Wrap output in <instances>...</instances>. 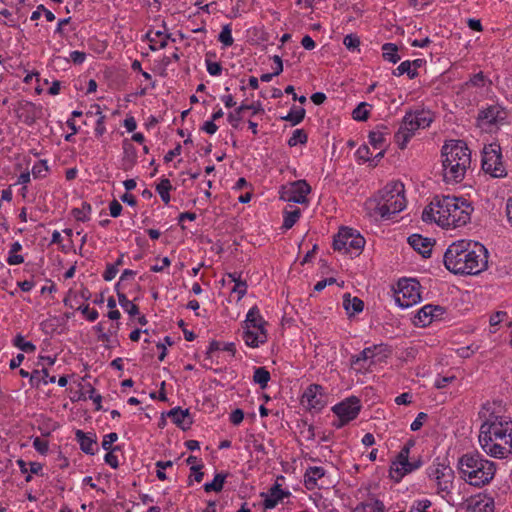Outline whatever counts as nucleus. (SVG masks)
Segmentation results:
<instances>
[{"label":"nucleus","instance_id":"nucleus-1","mask_svg":"<svg viewBox=\"0 0 512 512\" xmlns=\"http://www.w3.org/2000/svg\"><path fill=\"white\" fill-rule=\"evenodd\" d=\"M445 267L454 274L477 275L488 267V251L472 240H458L444 254Z\"/></svg>","mask_w":512,"mask_h":512},{"label":"nucleus","instance_id":"nucleus-2","mask_svg":"<svg viewBox=\"0 0 512 512\" xmlns=\"http://www.w3.org/2000/svg\"><path fill=\"white\" fill-rule=\"evenodd\" d=\"M473 207L463 198L455 196H435L422 213L425 222H435L446 229L466 225L471 218Z\"/></svg>","mask_w":512,"mask_h":512},{"label":"nucleus","instance_id":"nucleus-3","mask_svg":"<svg viewBox=\"0 0 512 512\" xmlns=\"http://www.w3.org/2000/svg\"><path fill=\"white\" fill-rule=\"evenodd\" d=\"M478 442L488 456L507 458L512 454V419L505 415L490 414L480 426Z\"/></svg>","mask_w":512,"mask_h":512},{"label":"nucleus","instance_id":"nucleus-4","mask_svg":"<svg viewBox=\"0 0 512 512\" xmlns=\"http://www.w3.org/2000/svg\"><path fill=\"white\" fill-rule=\"evenodd\" d=\"M404 184L400 181L387 183L374 197L365 202L364 210L371 219L388 220L406 207Z\"/></svg>","mask_w":512,"mask_h":512},{"label":"nucleus","instance_id":"nucleus-5","mask_svg":"<svg viewBox=\"0 0 512 512\" xmlns=\"http://www.w3.org/2000/svg\"><path fill=\"white\" fill-rule=\"evenodd\" d=\"M443 177L446 183H460L471 166V152L461 140L445 142L441 150Z\"/></svg>","mask_w":512,"mask_h":512},{"label":"nucleus","instance_id":"nucleus-6","mask_svg":"<svg viewBox=\"0 0 512 512\" xmlns=\"http://www.w3.org/2000/svg\"><path fill=\"white\" fill-rule=\"evenodd\" d=\"M457 469L460 478L467 484L483 487L494 479L497 465L476 451L467 452L459 457Z\"/></svg>","mask_w":512,"mask_h":512},{"label":"nucleus","instance_id":"nucleus-7","mask_svg":"<svg viewBox=\"0 0 512 512\" xmlns=\"http://www.w3.org/2000/svg\"><path fill=\"white\" fill-rule=\"evenodd\" d=\"M267 325L258 307H251L242 324V338L245 344L250 348H258L265 344L268 340Z\"/></svg>","mask_w":512,"mask_h":512},{"label":"nucleus","instance_id":"nucleus-8","mask_svg":"<svg viewBox=\"0 0 512 512\" xmlns=\"http://www.w3.org/2000/svg\"><path fill=\"white\" fill-rule=\"evenodd\" d=\"M432 121V115L429 111L416 110L407 112L395 134V142L398 147L404 149L415 132L429 127Z\"/></svg>","mask_w":512,"mask_h":512},{"label":"nucleus","instance_id":"nucleus-9","mask_svg":"<svg viewBox=\"0 0 512 512\" xmlns=\"http://www.w3.org/2000/svg\"><path fill=\"white\" fill-rule=\"evenodd\" d=\"M427 475L429 480L434 483L436 493L447 502H450L455 478L453 469L444 461H435L428 468Z\"/></svg>","mask_w":512,"mask_h":512},{"label":"nucleus","instance_id":"nucleus-10","mask_svg":"<svg viewBox=\"0 0 512 512\" xmlns=\"http://www.w3.org/2000/svg\"><path fill=\"white\" fill-rule=\"evenodd\" d=\"M482 169L494 178L507 176V169L502 160L501 147L497 143L485 145L482 151Z\"/></svg>","mask_w":512,"mask_h":512},{"label":"nucleus","instance_id":"nucleus-11","mask_svg":"<svg viewBox=\"0 0 512 512\" xmlns=\"http://www.w3.org/2000/svg\"><path fill=\"white\" fill-rule=\"evenodd\" d=\"M364 245V238L356 230L348 227L341 228L333 241L335 250L349 254H359Z\"/></svg>","mask_w":512,"mask_h":512},{"label":"nucleus","instance_id":"nucleus-12","mask_svg":"<svg viewBox=\"0 0 512 512\" xmlns=\"http://www.w3.org/2000/svg\"><path fill=\"white\" fill-rule=\"evenodd\" d=\"M421 300L419 283L414 279H402L398 282V288L395 291V302L402 308H409Z\"/></svg>","mask_w":512,"mask_h":512},{"label":"nucleus","instance_id":"nucleus-13","mask_svg":"<svg viewBox=\"0 0 512 512\" xmlns=\"http://www.w3.org/2000/svg\"><path fill=\"white\" fill-rule=\"evenodd\" d=\"M507 118V112L499 105H489L481 109L477 116V125L486 132H492L502 125Z\"/></svg>","mask_w":512,"mask_h":512},{"label":"nucleus","instance_id":"nucleus-14","mask_svg":"<svg viewBox=\"0 0 512 512\" xmlns=\"http://www.w3.org/2000/svg\"><path fill=\"white\" fill-rule=\"evenodd\" d=\"M410 445H404L396 458L392 461L389 474L395 481H400L406 474L417 470L420 462H410Z\"/></svg>","mask_w":512,"mask_h":512},{"label":"nucleus","instance_id":"nucleus-15","mask_svg":"<svg viewBox=\"0 0 512 512\" xmlns=\"http://www.w3.org/2000/svg\"><path fill=\"white\" fill-rule=\"evenodd\" d=\"M310 192L311 187L305 180H297L282 186L280 199L285 202L308 204L307 196Z\"/></svg>","mask_w":512,"mask_h":512},{"label":"nucleus","instance_id":"nucleus-16","mask_svg":"<svg viewBox=\"0 0 512 512\" xmlns=\"http://www.w3.org/2000/svg\"><path fill=\"white\" fill-rule=\"evenodd\" d=\"M360 410V400L356 396L348 397L342 402L334 405L332 407V411L338 416L340 422L336 426L341 427L354 420L358 416Z\"/></svg>","mask_w":512,"mask_h":512},{"label":"nucleus","instance_id":"nucleus-17","mask_svg":"<svg viewBox=\"0 0 512 512\" xmlns=\"http://www.w3.org/2000/svg\"><path fill=\"white\" fill-rule=\"evenodd\" d=\"M301 403L309 410H322L326 405L324 388L318 384H310L303 392Z\"/></svg>","mask_w":512,"mask_h":512},{"label":"nucleus","instance_id":"nucleus-18","mask_svg":"<svg viewBox=\"0 0 512 512\" xmlns=\"http://www.w3.org/2000/svg\"><path fill=\"white\" fill-rule=\"evenodd\" d=\"M492 81L483 74L478 72L473 74L468 81H466L462 89L463 91H469L475 89L476 95L474 96L475 101L487 97L491 92Z\"/></svg>","mask_w":512,"mask_h":512},{"label":"nucleus","instance_id":"nucleus-19","mask_svg":"<svg viewBox=\"0 0 512 512\" xmlns=\"http://www.w3.org/2000/svg\"><path fill=\"white\" fill-rule=\"evenodd\" d=\"M445 313V309L439 305L427 304L417 311L414 316V324L419 327H426L433 321L440 320Z\"/></svg>","mask_w":512,"mask_h":512},{"label":"nucleus","instance_id":"nucleus-20","mask_svg":"<svg viewBox=\"0 0 512 512\" xmlns=\"http://www.w3.org/2000/svg\"><path fill=\"white\" fill-rule=\"evenodd\" d=\"M327 471L321 466H310L304 473V486L312 491L324 487Z\"/></svg>","mask_w":512,"mask_h":512},{"label":"nucleus","instance_id":"nucleus-21","mask_svg":"<svg viewBox=\"0 0 512 512\" xmlns=\"http://www.w3.org/2000/svg\"><path fill=\"white\" fill-rule=\"evenodd\" d=\"M75 438L77 443L80 446V449L89 455H94L97 451V437L94 433L91 432H83L82 430H77L75 432Z\"/></svg>","mask_w":512,"mask_h":512},{"label":"nucleus","instance_id":"nucleus-22","mask_svg":"<svg viewBox=\"0 0 512 512\" xmlns=\"http://www.w3.org/2000/svg\"><path fill=\"white\" fill-rule=\"evenodd\" d=\"M388 133L382 129H375L369 133V144L376 151L374 159L379 160L384 156V148L387 144Z\"/></svg>","mask_w":512,"mask_h":512},{"label":"nucleus","instance_id":"nucleus-23","mask_svg":"<svg viewBox=\"0 0 512 512\" xmlns=\"http://www.w3.org/2000/svg\"><path fill=\"white\" fill-rule=\"evenodd\" d=\"M409 245L423 257H429L431 254L433 243L430 238L423 237L419 234H413L408 237Z\"/></svg>","mask_w":512,"mask_h":512},{"label":"nucleus","instance_id":"nucleus-24","mask_svg":"<svg viewBox=\"0 0 512 512\" xmlns=\"http://www.w3.org/2000/svg\"><path fill=\"white\" fill-rule=\"evenodd\" d=\"M289 495L290 492L283 490L279 484H275L265 495L263 506L265 509H273L278 505L280 501Z\"/></svg>","mask_w":512,"mask_h":512},{"label":"nucleus","instance_id":"nucleus-25","mask_svg":"<svg viewBox=\"0 0 512 512\" xmlns=\"http://www.w3.org/2000/svg\"><path fill=\"white\" fill-rule=\"evenodd\" d=\"M167 416L175 425L183 430L190 428L192 424V418L188 409L175 407L168 412Z\"/></svg>","mask_w":512,"mask_h":512},{"label":"nucleus","instance_id":"nucleus-26","mask_svg":"<svg viewBox=\"0 0 512 512\" xmlns=\"http://www.w3.org/2000/svg\"><path fill=\"white\" fill-rule=\"evenodd\" d=\"M146 37L148 38L150 42V49L153 51H156L158 49H163L167 45V41L169 39V34L166 32V30H154L150 29Z\"/></svg>","mask_w":512,"mask_h":512},{"label":"nucleus","instance_id":"nucleus-27","mask_svg":"<svg viewBox=\"0 0 512 512\" xmlns=\"http://www.w3.org/2000/svg\"><path fill=\"white\" fill-rule=\"evenodd\" d=\"M245 110H251L253 114H257L259 113L262 109H261V105L258 103V104H241L239 107H237L233 112H230L228 114V122L233 126V127H237L238 126V123L241 121L242 119V113L245 111Z\"/></svg>","mask_w":512,"mask_h":512},{"label":"nucleus","instance_id":"nucleus-28","mask_svg":"<svg viewBox=\"0 0 512 512\" xmlns=\"http://www.w3.org/2000/svg\"><path fill=\"white\" fill-rule=\"evenodd\" d=\"M120 329V323H111L106 327V333L100 336V341L105 343L107 347H114L119 344L118 332Z\"/></svg>","mask_w":512,"mask_h":512},{"label":"nucleus","instance_id":"nucleus-29","mask_svg":"<svg viewBox=\"0 0 512 512\" xmlns=\"http://www.w3.org/2000/svg\"><path fill=\"white\" fill-rule=\"evenodd\" d=\"M408 512H441L434 503L428 498L414 499L408 509Z\"/></svg>","mask_w":512,"mask_h":512},{"label":"nucleus","instance_id":"nucleus-30","mask_svg":"<svg viewBox=\"0 0 512 512\" xmlns=\"http://www.w3.org/2000/svg\"><path fill=\"white\" fill-rule=\"evenodd\" d=\"M343 307L349 315H355L362 312L364 303L358 297H352L350 294L343 296Z\"/></svg>","mask_w":512,"mask_h":512},{"label":"nucleus","instance_id":"nucleus-31","mask_svg":"<svg viewBox=\"0 0 512 512\" xmlns=\"http://www.w3.org/2000/svg\"><path fill=\"white\" fill-rule=\"evenodd\" d=\"M228 279L230 282L234 283V286L231 289L232 293L237 294V301L241 300L247 293V283L246 281H243L239 274L236 272L234 273H228L227 274Z\"/></svg>","mask_w":512,"mask_h":512},{"label":"nucleus","instance_id":"nucleus-32","mask_svg":"<svg viewBox=\"0 0 512 512\" xmlns=\"http://www.w3.org/2000/svg\"><path fill=\"white\" fill-rule=\"evenodd\" d=\"M352 512H385V505L378 499H371L357 505Z\"/></svg>","mask_w":512,"mask_h":512},{"label":"nucleus","instance_id":"nucleus-33","mask_svg":"<svg viewBox=\"0 0 512 512\" xmlns=\"http://www.w3.org/2000/svg\"><path fill=\"white\" fill-rule=\"evenodd\" d=\"M219 350L226 351V352L230 353L232 356H234L236 353V346L233 342L222 343V342L213 340L209 343L206 354L208 357H211L214 352L219 351Z\"/></svg>","mask_w":512,"mask_h":512},{"label":"nucleus","instance_id":"nucleus-34","mask_svg":"<svg viewBox=\"0 0 512 512\" xmlns=\"http://www.w3.org/2000/svg\"><path fill=\"white\" fill-rule=\"evenodd\" d=\"M418 61L419 59L414 61H403L397 68L393 70L392 74L397 77L407 74L410 79H413L417 76V71L415 68H413V64H416Z\"/></svg>","mask_w":512,"mask_h":512},{"label":"nucleus","instance_id":"nucleus-35","mask_svg":"<svg viewBox=\"0 0 512 512\" xmlns=\"http://www.w3.org/2000/svg\"><path fill=\"white\" fill-rule=\"evenodd\" d=\"M22 250V244L19 241H15L10 245V249L8 251V257L6 262L9 265H19L24 262V257L18 254Z\"/></svg>","mask_w":512,"mask_h":512},{"label":"nucleus","instance_id":"nucleus-36","mask_svg":"<svg viewBox=\"0 0 512 512\" xmlns=\"http://www.w3.org/2000/svg\"><path fill=\"white\" fill-rule=\"evenodd\" d=\"M301 216V211L299 208H293L291 210L285 209L283 211V224L282 229L289 230L291 229L296 222L299 220Z\"/></svg>","mask_w":512,"mask_h":512},{"label":"nucleus","instance_id":"nucleus-37","mask_svg":"<svg viewBox=\"0 0 512 512\" xmlns=\"http://www.w3.org/2000/svg\"><path fill=\"white\" fill-rule=\"evenodd\" d=\"M473 512H494V499L487 495L479 497L473 505Z\"/></svg>","mask_w":512,"mask_h":512},{"label":"nucleus","instance_id":"nucleus-38","mask_svg":"<svg viewBox=\"0 0 512 512\" xmlns=\"http://www.w3.org/2000/svg\"><path fill=\"white\" fill-rule=\"evenodd\" d=\"M50 168L47 160H39L35 162L31 168V174L34 179H44L49 174Z\"/></svg>","mask_w":512,"mask_h":512},{"label":"nucleus","instance_id":"nucleus-39","mask_svg":"<svg viewBox=\"0 0 512 512\" xmlns=\"http://www.w3.org/2000/svg\"><path fill=\"white\" fill-rule=\"evenodd\" d=\"M117 291L118 302L119 305L123 308V310L128 313L130 316H135L139 314V308L132 301H130L124 293Z\"/></svg>","mask_w":512,"mask_h":512},{"label":"nucleus","instance_id":"nucleus-40","mask_svg":"<svg viewBox=\"0 0 512 512\" xmlns=\"http://www.w3.org/2000/svg\"><path fill=\"white\" fill-rule=\"evenodd\" d=\"M375 349H376V347H367V348H365L357 356H354L352 358V364L354 366H358V369L364 368L365 365L362 364V362H366L368 360L372 361V359L374 357Z\"/></svg>","mask_w":512,"mask_h":512},{"label":"nucleus","instance_id":"nucleus-41","mask_svg":"<svg viewBox=\"0 0 512 512\" xmlns=\"http://www.w3.org/2000/svg\"><path fill=\"white\" fill-rule=\"evenodd\" d=\"M383 58L393 64L400 60L398 55V47L394 43H385L382 46Z\"/></svg>","mask_w":512,"mask_h":512},{"label":"nucleus","instance_id":"nucleus-42","mask_svg":"<svg viewBox=\"0 0 512 512\" xmlns=\"http://www.w3.org/2000/svg\"><path fill=\"white\" fill-rule=\"evenodd\" d=\"M270 373L265 367H257L254 370L253 381L262 389H265L270 381Z\"/></svg>","mask_w":512,"mask_h":512},{"label":"nucleus","instance_id":"nucleus-43","mask_svg":"<svg viewBox=\"0 0 512 512\" xmlns=\"http://www.w3.org/2000/svg\"><path fill=\"white\" fill-rule=\"evenodd\" d=\"M371 112V105L366 102H361L352 111V118L356 121H366Z\"/></svg>","mask_w":512,"mask_h":512},{"label":"nucleus","instance_id":"nucleus-44","mask_svg":"<svg viewBox=\"0 0 512 512\" xmlns=\"http://www.w3.org/2000/svg\"><path fill=\"white\" fill-rule=\"evenodd\" d=\"M172 189V185L169 179H162L156 186V191L159 194L161 200L168 204L170 202V191Z\"/></svg>","mask_w":512,"mask_h":512},{"label":"nucleus","instance_id":"nucleus-45","mask_svg":"<svg viewBox=\"0 0 512 512\" xmlns=\"http://www.w3.org/2000/svg\"><path fill=\"white\" fill-rule=\"evenodd\" d=\"M225 479L226 475L221 473L216 474L211 482H207L204 484L205 492H220L223 489Z\"/></svg>","mask_w":512,"mask_h":512},{"label":"nucleus","instance_id":"nucleus-46","mask_svg":"<svg viewBox=\"0 0 512 512\" xmlns=\"http://www.w3.org/2000/svg\"><path fill=\"white\" fill-rule=\"evenodd\" d=\"M13 345L25 353H33L36 350V346L31 341H27L21 334L14 337Z\"/></svg>","mask_w":512,"mask_h":512},{"label":"nucleus","instance_id":"nucleus-47","mask_svg":"<svg viewBox=\"0 0 512 512\" xmlns=\"http://www.w3.org/2000/svg\"><path fill=\"white\" fill-rule=\"evenodd\" d=\"M304 117H305V110H304V108L293 107V108H291L289 113L285 117H283L282 119L285 120V121L291 122V124L295 126V125L299 124L300 122H302Z\"/></svg>","mask_w":512,"mask_h":512},{"label":"nucleus","instance_id":"nucleus-48","mask_svg":"<svg viewBox=\"0 0 512 512\" xmlns=\"http://www.w3.org/2000/svg\"><path fill=\"white\" fill-rule=\"evenodd\" d=\"M218 41L225 47H230L233 45L234 39L232 37V27L231 24H226L222 27L221 32L218 35Z\"/></svg>","mask_w":512,"mask_h":512},{"label":"nucleus","instance_id":"nucleus-49","mask_svg":"<svg viewBox=\"0 0 512 512\" xmlns=\"http://www.w3.org/2000/svg\"><path fill=\"white\" fill-rule=\"evenodd\" d=\"M91 213V206L87 203H83L81 208H74L72 210L73 217L80 222H86L89 220Z\"/></svg>","mask_w":512,"mask_h":512},{"label":"nucleus","instance_id":"nucleus-50","mask_svg":"<svg viewBox=\"0 0 512 512\" xmlns=\"http://www.w3.org/2000/svg\"><path fill=\"white\" fill-rule=\"evenodd\" d=\"M308 140V136L303 129H296L293 131L291 137L288 140L290 147H295L299 144H305Z\"/></svg>","mask_w":512,"mask_h":512},{"label":"nucleus","instance_id":"nucleus-51","mask_svg":"<svg viewBox=\"0 0 512 512\" xmlns=\"http://www.w3.org/2000/svg\"><path fill=\"white\" fill-rule=\"evenodd\" d=\"M344 46L351 52L360 51V39L356 34H348L343 39Z\"/></svg>","mask_w":512,"mask_h":512},{"label":"nucleus","instance_id":"nucleus-52","mask_svg":"<svg viewBox=\"0 0 512 512\" xmlns=\"http://www.w3.org/2000/svg\"><path fill=\"white\" fill-rule=\"evenodd\" d=\"M508 318V313L506 311H497L489 318V324H490V333H495L496 329L495 327L499 325L501 322L506 320Z\"/></svg>","mask_w":512,"mask_h":512},{"label":"nucleus","instance_id":"nucleus-53","mask_svg":"<svg viewBox=\"0 0 512 512\" xmlns=\"http://www.w3.org/2000/svg\"><path fill=\"white\" fill-rule=\"evenodd\" d=\"M19 374L23 378H29V383L32 387H39L40 385V371L34 370L32 373H29L28 371L24 369H20Z\"/></svg>","mask_w":512,"mask_h":512},{"label":"nucleus","instance_id":"nucleus-54","mask_svg":"<svg viewBox=\"0 0 512 512\" xmlns=\"http://www.w3.org/2000/svg\"><path fill=\"white\" fill-rule=\"evenodd\" d=\"M78 310L85 316V318L90 321L94 322L97 320L99 313L96 309L90 308L89 305H83L78 308Z\"/></svg>","mask_w":512,"mask_h":512},{"label":"nucleus","instance_id":"nucleus-55","mask_svg":"<svg viewBox=\"0 0 512 512\" xmlns=\"http://www.w3.org/2000/svg\"><path fill=\"white\" fill-rule=\"evenodd\" d=\"M356 156L367 162V161H371V158L373 157L374 158V155L373 152L370 151V148L367 146V145H362L360 146L357 150H356Z\"/></svg>","mask_w":512,"mask_h":512},{"label":"nucleus","instance_id":"nucleus-56","mask_svg":"<svg viewBox=\"0 0 512 512\" xmlns=\"http://www.w3.org/2000/svg\"><path fill=\"white\" fill-rule=\"evenodd\" d=\"M118 440V434L111 432L106 434L102 440V448L106 451L112 450V445Z\"/></svg>","mask_w":512,"mask_h":512},{"label":"nucleus","instance_id":"nucleus-57","mask_svg":"<svg viewBox=\"0 0 512 512\" xmlns=\"http://www.w3.org/2000/svg\"><path fill=\"white\" fill-rule=\"evenodd\" d=\"M207 72L211 76H219L222 73V66L219 62H213L208 59L205 60Z\"/></svg>","mask_w":512,"mask_h":512},{"label":"nucleus","instance_id":"nucleus-58","mask_svg":"<svg viewBox=\"0 0 512 512\" xmlns=\"http://www.w3.org/2000/svg\"><path fill=\"white\" fill-rule=\"evenodd\" d=\"M33 447L34 449L39 452L40 454L44 455L49 450V444L46 440L41 439L39 437L34 438L33 440Z\"/></svg>","mask_w":512,"mask_h":512},{"label":"nucleus","instance_id":"nucleus-59","mask_svg":"<svg viewBox=\"0 0 512 512\" xmlns=\"http://www.w3.org/2000/svg\"><path fill=\"white\" fill-rule=\"evenodd\" d=\"M87 393L89 398L93 401V403L96 405V410L101 409V401L102 397L100 394L96 392V390L90 385H87Z\"/></svg>","mask_w":512,"mask_h":512},{"label":"nucleus","instance_id":"nucleus-60","mask_svg":"<svg viewBox=\"0 0 512 512\" xmlns=\"http://www.w3.org/2000/svg\"><path fill=\"white\" fill-rule=\"evenodd\" d=\"M99 117L96 121V126L94 129L96 136H102L106 132L105 127V115H103L100 111H98Z\"/></svg>","mask_w":512,"mask_h":512},{"label":"nucleus","instance_id":"nucleus-61","mask_svg":"<svg viewBox=\"0 0 512 512\" xmlns=\"http://www.w3.org/2000/svg\"><path fill=\"white\" fill-rule=\"evenodd\" d=\"M427 417H428L427 414L424 412L418 413V415L416 416L414 421L411 423L410 429L412 431L420 430L421 427L423 426L424 422L426 421Z\"/></svg>","mask_w":512,"mask_h":512},{"label":"nucleus","instance_id":"nucleus-62","mask_svg":"<svg viewBox=\"0 0 512 512\" xmlns=\"http://www.w3.org/2000/svg\"><path fill=\"white\" fill-rule=\"evenodd\" d=\"M113 450L107 451L106 455L104 456V461L106 464H108L111 468L116 469L119 466V460L118 456L114 454Z\"/></svg>","mask_w":512,"mask_h":512},{"label":"nucleus","instance_id":"nucleus-63","mask_svg":"<svg viewBox=\"0 0 512 512\" xmlns=\"http://www.w3.org/2000/svg\"><path fill=\"white\" fill-rule=\"evenodd\" d=\"M118 269L116 268V266H114L112 263H108L106 265V269L103 273V278L105 281H111L113 280L117 273H118Z\"/></svg>","mask_w":512,"mask_h":512},{"label":"nucleus","instance_id":"nucleus-64","mask_svg":"<svg viewBox=\"0 0 512 512\" xmlns=\"http://www.w3.org/2000/svg\"><path fill=\"white\" fill-rule=\"evenodd\" d=\"M125 158L124 162L129 163V166L134 165L136 162V151L134 147H124Z\"/></svg>","mask_w":512,"mask_h":512}]
</instances>
